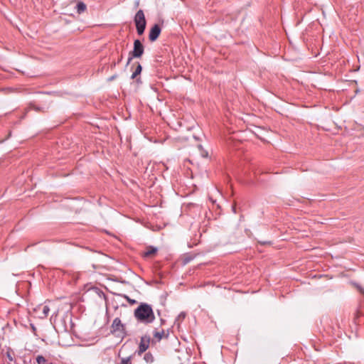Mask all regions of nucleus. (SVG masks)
Here are the masks:
<instances>
[{
    "label": "nucleus",
    "instance_id": "nucleus-1",
    "mask_svg": "<svg viewBox=\"0 0 364 364\" xmlns=\"http://www.w3.org/2000/svg\"><path fill=\"white\" fill-rule=\"evenodd\" d=\"M135 318L140 323L149 324L154 321L156 317L151 305L141 303L134 311Z\"/></svg>",
    "mask_w": 364,
    "mask_h": 364
},
{
    "label": "nucleus",
    "instance_id": "nucleus-2",
    "mask_svg": "<svg viewBox=\"0 0 364 364\" xmlns=\"http://www.w3.org/2000/svg\"><path fill=\"white\" fill-rule=\"evenodd\" d=\"M134 21L135 23L136 32L138 35L141 36L144 33L146 21L145 18L144 13L143 10L139 9L135 14Z\"/></svg>",
    "mask_w": 364,
    "mask_h": 364
},
{
    "label": "nucleus",
    "instance_id": "nucleus-3",
    "mask_svg": "<svg viewBox=\"0 0 364 364\" xmlns=\"http://www.w3.org/2000/svg\"><path fill=\"white\" fill-rule=\"evenodd\" d=\"M144 52V47L139 39L134 41V48L129 53L127 64L130 63L134 58H141Z\"/></svg>",
    "mask_w": 364,
    "mask_h": 364
},
{
    "label": "nucleus",
    "instance_id": "nucleus-4",
    "mask_svg": "<svg viewBox=\"0 0 364 364\" xmlns=\"http://www.w3.org/2000/svg\"><path fill=\"white\" fill-rule=\"evenodd\" d=\"M111 333L124 338L127 336L125 326L122 323L119 318H115L111 326Z\"/></svg>",
    "mask_w": 364,
    "mask_h": 364
},
{
    "label": "nucleus",
    "instance_id": "nucleus-5",
    "mask_svg": "<svg viewBox=\"0 0 364 364\" xmlns=\"http://www.w3.org/2000/svg\"><path fill=\"white\" fill-rule=\"evenodd\" d=\"M150 343V338L149 336H142L140 340L139 348L136 351L139 355H141L149 348Z\"/></svg>",
    "mask_w": 364,
    "mask_h": 364
},
{
    "label": "nucleus",
    "instance_id": "nucleus-6",
    "mask_svg": "<svg viewBox=\"0 0 364 364\" xmlns=\"http://www.w3.org/2000/svg\"><path fill=\"white\" fill-rule=\"evenodd\" d=\"M161 32V28L159 24H155L150 30L149 39L151 42L156 41Z\"/></svg>",
    "mask_w": 364,
    "mask_h": 364
},
{
    "label": "nucleus",
    "instance_id": "nucleus-7",
    "mask_svg": "<svg viewBox=\"0 0 364 364\" xmlns=\"http://www.w3.org/2000/svg\"><path fill=\"white\" fill-rule=\"evenodd\" d=\"M158 249L154 246H148L146 247V250L142 253L144 258H149L156 254Z\"/></svg>",
    "mask_w": 364,
    "mask_h": 364
},
{
    "label": "nucleus",
    "instance_id": "nucleus-8",
    "mask_svg": "<svg viewBox=\"0 0 364 364\" xmlns=\"http://www.w3.org/2000/svg\"><path fill=\"white\" fill-rule=\"evenodd\" d=\"M196 254L188 253L183 255L182 259V264L186 265L191 262L196 257Z\"/></svg>",
    "mask_w": 364,
    "mask_h": 364
},
{
    "label": "nucleus",
    "instance_id": "nucleus-9",
    "mask_svg": "<svg viewBox=\"0 0 364 364\" xmlns=\"http://www.w3.org/2000/svg\"><path fill=\"white\" fill-rule=\"evenodd\" d=\"M86 9H87V6L84 2L80 1L77 4L76 10H77V14H80L83 13L86 11Z\"/></svg>",
    "mask_w": 364,
    "mask_h": 364
},
{
    "label": "nucleus",
    "instance_id": "nucleus-10",
    "mask_svg": "<svg viewBox=\"0 0 364 364\" xmlns=\"http://www.w3.org/2000/svg\"><path fill=\"white\" fill-rule=\"evenodd\" d=\"M144 360L147 363H152L154 361V358L151 353L147 352L144 354Z\"/></svg>",
    "mask_w": 364,
    "mask_h": 364
},
{
    "label": "nucleus",
    "instance_id": "nucleus-11",
    "mask_svg": "<svg viewBox=\"0 0 364 364\" xmlns=\"http://www.w3.org/2000/svg\"><path fill=\"white\" fill-rule=\"evenodd\" d=\"M141 70H142V67H141V64L139 63H138V64L135 68V70L134 71V73H132V75L131 76V78L132 79L136 78V76L141 73Z\"/></svg>",
    "mask_w": 364,
    "mask_h": 364
},
{
    "label": "nucleus",
    "instance_id": "nucleus-12",
    "mask_svg": "<svg viewBox=\"0 0 364 364\" xmlns=\"http://www.w3.org/2000/svg\"><path fill=\"white\" fill-rule=\"evenodd\" d=\"M41 308H42V312L43 314V317H46L48 315L49 311H50L49 306L47 305H43V306H42Z\"/></svg>",
    "mask_w": 364,
    "mask_h": 364
},
{
    "label": "nucleus",
    "instance_id": "nucleus-13",
    "mask_svg": "<svg viewBox=\"0 0 364 364\" xmlns=\"http://www.w3.org/2000/svg\"><path fill=\"white\" fill-rule=\"evenodd\" d=\"M164 331H162L161 332L156 331L154 333V338H156L159 341H161L164 336Z\"/></svg>",
    "mask_w": 364,
    "mask_h": 364
},
{
    "label": "nucleus",
    "instance_id": "nucleus-14",
    "mask_svg": "<svg viewBox=\"0 0 364 364\" xmlns=\"http://www.w3.org/2000/svg\"><path fill=\"white\" fill-rule=\"evenodd\" d=\"M36 362L38 364H46V359L41 355L36 357Z\"/></svg>",
    "mask_w": 364,
    "mask_h": 364
},
{
    "label": "nucleus",
    "instance_id": "nucleus-15",
    "mask_svg": "<svg viewBox=\"0 0 364 364\" xmlns=\"http://www.w3.org/2000/svg\"><path fill=\"white\" fill-rule=\"evenodd\" d=\"M119 364H132V356L122 358Z\"/></svg>",
    "mask_w": 364,
    "mask_h": 364
},
{
    "label": "nucleus",
    "instance_id": "nucleus-16",
    "mask_svg": "<svg viewBox=\"0 0 364 364\" xmlns=\"http://www.w3.org/2000/svg\"><path fill=\"white\" fill-rule=\"evenodd\" d=\"M198 147L200 151L201 156L203 157H206L208 156V152L203 149L201 145H198Z\"/></svg>",
    "mask_w": 364,
    "mask_h": 364
},
{
    "label": "nucleus",
    "instance_id": "nucleus-17",
    "mask_svg": "<svg viewBox=\"0 0 364 364\" xmlns=\"http://www.w3.org/2000/svg\"><path fill=\"white\" fill-rule=\"evenodd\" d=\"M22 73L24 74V75H26L28 77H33L35 75H34V72H31V73H26L24 71H22Z\"/></svg>",
    "mask_w": 364,
    "mask_h": 364
},
{
    "label": "nucleus",
    "instance_id": "nucleus-18",
    "mask_svg": "<svg viewBox=\"0 0 364 364\" xmlns=\"http://www.w3.org/2000/svg\"><path fill=\"white\" fill-rule=\"evenodd\" d=\"M63 330H64L65 331H68V326H66V324L65 323V321H63Z\"/></svg>",
    "mask_w": 364,
    "mask_h": 364
},
{
    "label": "nucleus",
    "instance_id": "nucleus-19",
    "mask_svg": "<svg viewBox=\"0 0 364 364\" xmlns=\"http://www.w3.org/2000/svg\"><path fill=\"white\" fill-rule=\"evenodd\" d=\"M358 289L360 290V291L364 295V289H363L362 287H358Z\"/></svg>",
    "mask_w": 364,
    "mask_h": 364
},
{
    "label": "nucleus",
    "instance_id": "nucleus-20",
    "mask_svg": "<svg viewBox=\"0 0 364 364\" xmlns=\"http://www.w3.org/2000/svg\"><path fill=\"white\" fill-rule=\"evenodd\" d=\"M122 58H123V56L121 55L120 58H119L118 61H117L118 63H119L121 62V60H122Z\"/></svg>",
    "mask_w": 364,
    "mask_h": 364
}]
</instances>
